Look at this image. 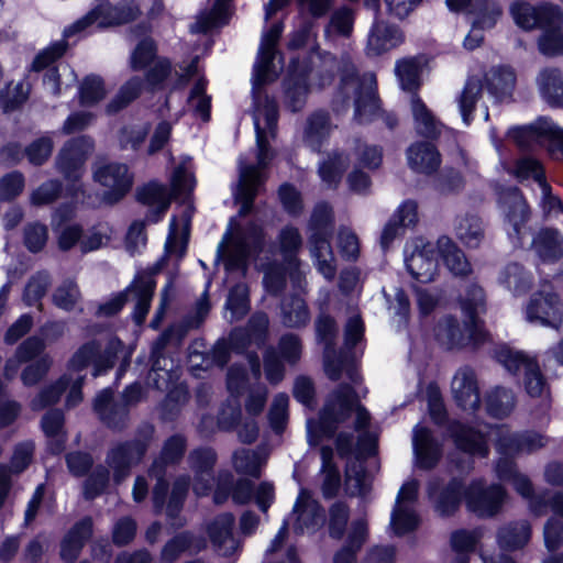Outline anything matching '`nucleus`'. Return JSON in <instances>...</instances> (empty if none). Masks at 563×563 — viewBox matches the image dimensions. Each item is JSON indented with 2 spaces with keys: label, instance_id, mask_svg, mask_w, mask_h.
<instances>
[{
  "label": "nucleus",
  "instance_id": "nucleus-1",
  "mask_svg": "<svg viewBox=\"0 0 563 563\" xmlns=\"http://www.w3.org/2000/svg\"><path fill=\"white\" fill-rule=\"evenodd\" d=\"M449 431L457 449L483 457L489 452L488 440L495 443L501 457L521 452L531 453L548 443V439L541 433L534 431L512 433L505 424L485 426V430H475L454 421L450 423Z\"/></svg>",
  "mask_w": 563,
  "mask_h": 563
},
{
  "label": "nucleus",
  "instance_id": "nucleus-2",
  "mask_svg": "<svg viewBox=\"0 0 563 563\" xmlns=\"http://www.w3.org/2000/svg\"><path fill=\"white\" fill-rule=\"evenodd\" d=\"M465 494L471 511L479 517H493L499 512L506 498L505 489L497 484L484 487L482 481L473 482L464 492L461 479L452 478L442 485L439 478H432L428 484V495L434 510L442 517L453 515L460 507Z\"/></svg>",
  "mask_w": 563,
  "mask_h": 563
},
{
  "label": "nucleus",
  "instance_id": "nucleus-3",
  "mask_svg": "<svg viewBox=\"0 0 563 563\" xmlns=\"http://www.w3.org/2000/svg\"><path fill=\"white\" fill-rule=\"evenodd\" d=\"M355 413L354 429L361 432L357 445L368 453L375 449V437L367 431L371 422L368 410L358 401L356 391L347 384H341L333 390L319 416L318 421L308 420L309 433L316 431L321 437L331 438L347 419Z\"/></svg>",
  "mask_w": 563,
  "mask_h": 563
},
{
  "label": "nucleus",
  "instance_id": "nucleus-4",
  "mask_svg": "<svg viewBox=\"0 0 563 563\" xmlns=\"http://www.w3.org/2000/svg\"><path fill=\"white\" fill-rule=\"evenodd\" d=\"M317 338L324 344V371L332 380H338L344 372L356 384L360 375L355 367L357 351L354 350L364 336V323L358 313H353L344 328V346L339 355L334 352L338 327L333 318L321 314L316 321Z\"/></svg>",
  "mask_w": 563,
  "mask_h": 563
},
{
  "label": "nucleus",
  "instance_id": "nucleus-5",
  "mask_svg": "<svg viewBox=\"0 0 563 563\" xmlns=\"http://www.w3.org/2000/svg\"><path fill=\"white\" fill-rule=\"evenodd\" d=\"M494 357L508 372L523 374L522 384L527 395L538 400L542 413L548 412L551 407L550 386L537 360L506 344H500L494 350Z\"/></svg>",
  "mask_w": 563,
  "mask_h": 563
},
{
  "label": "nucleus",
  "instance_id": "nucleus-6",
  "mask_svg": "<svg viewBox=\"0 0 563 563\" xmlns=\"http://www.w3.org/2000/svg\"><path fill=\"white\" fill-rule=\"evenodd\" d=\"M332 222V208L325 202H320L314 207L308 227L310 256L317 271L329 282L336 275L335 257L330 243Z\"/></svg>",
  "mask_w": 563,
  "mask_h": 563
},
{
  "label": "nucleus",
  "instance_id": "nucleus-7",
  "mask_svg": "<svg viewBox=\"0 0 563 563\" xmlns=\"http://www.w3.org/2000/svg\"><path fill=\"white\" fill-rule=\"evenodd\" d=\"M340 90L347 99L354 97V120L357 123H369L378 115L379 104L374 73L367 71L360 76L352 63L343 60Z\"/></svg>",
  "mask_w": 563,
  "mask_h": 563
},
{
  "label": "nucleus",
  "instance_id": "nucleus-8",
  "mask_svg": "<svg viewBox=\"0 0 563 563\" xmlns=\"http://www.w3.org/2000/svg\"><path fill=\"white\" fill-rule=\"evenodd\" d=\"M264 233L261 227L250 223L235 232L227 231L218 244L217 260H223L229 272L241 271L245 273L251 255L262 252Z\"/></svg>",
  "mask_w": 563,
  "mask_h": 563
},
{
  "label": "nucleus",
  "instance_id": "nucleus-9",
  "mask_svg": "<svg viewBox=\"0 0 563 563\" xmlns=\"http://www.w3.org/2000/svg\"><path fill=\"white\" fill-rule=\"evenodd\" d=\"M162 267L163 264L157 262L147 269L139 272L131 285L124 291L119 292L99 307L98 313L101 316H112L118 313L131 296L135 301L133 320L137 325L142 324L148 313L156 287L154 276L161 272Z\"/></svg>",
  "mask_w": 563,
  "mask_h": 563
},
{
  "label": "nucleus",
  "instance_id": "nucleus-10",
  "mask_svg": "<svg viewBox=\"0 0 563 563\" xmlns=\"http://www.w3.org/2000/svg\"><path fill=\"white\" fill-rule=\"evenodd\" d=\"M508 137L522 150L547 144L552 158L563 159V128L549 117H539L530 124L511 128Z\"/></svg>",
  "mask_w": 563,
  "mask_h": 563
},
{
  "label": "nucleus",
  "instance_id": "nucleus-11",
  "mask_svg": "<svg viewBox=\"0 0 563 563\" xmlns=\"http://www.w3.org/2000/svg\"><path fill=\"white\" fill-rule=\"evenodd\" d=\"M277 120L278 108L274 99L266 97L263 103L256 101L253 122L256 135L257 163L256 165H245V167L256 168L260 185H263L265 180L263 170L269 165L275 155L274 151L268 145L267 133H269L272 137L275 136ZM241 167H244L242 162H240L239 169Z\"/></svg>",
  "mask_w": 563,
  "mask_h": 563
},
{
  "label": "nucleus",
  "instance_id": "nucleus-12",
  "mask_svg": "<svg viewBox=\"0 0 563 563\" xmlns=\"http://www.w3.org/2000/svg\"><path fill=\"white\" fill-rule=\"evenodd\" d=\"M153 433V426H143L134 440L119 442L109 450L106 462L113 471L117 484L124 481L130 475L131 468L141 462L148 449Z\"/></svg>",
  "mask_w": 563,
  "mask_h": 563
},
{
  "label": "nucleus",
  "instance_id": "nucleus-13",
  "mask_svg": "<svg viewBox=\"0 0 563 563\" xmlns=\"http://www.w3.org/2000/svg\"><path fill=\"white\" fill-rule=\"evenodd\" d=\"M124 345L118 338L109 339L107 345L91 340L80 345L68 361V369L80 372L93 365L92 375L98 377L113 367L115 358L123 353Z\"/></svg>",
  "mask_w": 563,
  "mask_h": 563
},
{
  "label": "nucleus",
  "instance_id": "nucleus-14",
  "mask_svg": "<svg viewBox=\"0 0 563 563\" xmlns=\"http://www.w3.org/2000/svg\"><path fill=\"white\" fill-rule=\"evenodd\" d=\"M139 14L140 8L135 3V0H123L119 5H111L108 2L100 3L90 10L85 16L67 27L64 31V36L69 37L73 34L82 32L92 25L106 27L125 24L135 20Z\"/></svg>",
  "mask_w": 563,
  "mask_h": 563
},
{
  "label": "nucleus",
  "instance_id": "nucleus-15",
  "mask_svg": "<svg viewBox=\"0 0 563 563\" xmlns=\"http://www.w3.org/2000/svg\"><path fill=\"white\" fill-rule=\"evenodd\" d=\"M434 335L441 345L450 350L467 345L479 346L490 340L482 322H473L467 318L461 325L452 316H445L438 322Z\"/></svg>",
  "mask_w": 563,
  "mask_h": 563
},
{
  "label": "nucleus",
  "instance_id": "nucleus-16",
  "mask_svg": "<svg viewBox=\"0 0 563 563\" xmlns=\"http://www.w3.org/2000/svg\"><path fill=\"white\" fill-rule=\"evenodd\" d=\"M187 439L183 434L169 437L163 444L159 456L154 460L148 474L156 479L153 488V504L156 511H161L165 504V497L169 487L166 479V467L178 464L186 452Z\"/></svg>",
  "mask_w": 563,
  "mask_h": 563
},
{
  "label": "nucleus",
  "instance_id": "nucleus-17",
  "mask_svg": "<svg viewBox=\"0 0 563 563\" xmlns=\"http://www.w3.org/2000/svg\"><path fill=\"white\" fill-rule=\"evenodd\" d=\"M563 305L550 283L534 292L527 307L526 319L530 323L559 330L562 324Z\"/></svg>",
  "mask_w": 563,
  "mask_h": 563
},
{
  "label": "nucleus",
  "instance_id": "nucleus-18",
  "mask_svg": "<svg viewBox=\"0 0 563 563\" xmlns=\"http://www.w3.org/2000/svg\"><path fill=\"white\" fill-rule=\"evenodd\" d=\"M405 265L408 273L420 283H430L434 279L438 271L435 246L416 238L408 241L404 249Z\"/></svg>",
  "mask_w": 563,
  "mask_h": 563
},
{
  "label": "nucleus",
  "instance_id": "nucleus-19",
  "mask_svg": "<svg viewBox=\"0 0 563 563\" xmlns=\"http://www.w3.org/2000/svg\"><path fill=\"white\" fill-rule=\"evenodd\" d=\"M66 52V44L64 42L55 43L45 51L41 52L32 63L34 71L45 70L43 76V85L54 96L62 92L60 77L68 75L70 81L76 80L74 70L66 64L54 65V62L62 57Z\"/></svg>",
  "mask_w": 563,
  "mask_h": 563
},
{
  "label": "nucleus",
  "instance_id": "nucleus-20",
  "mask_svg": "<svg viewBox=\"0 0 563 563\" xmlns=\"http://www.w3.org/2000/svg\"><path fill=\"white\" fill-rule=\"evenodd\" d=\"M419 483L417 479L406 482L399 489L390 516V526L397 536L413 531L419 525L415 505L418 497Z\"/></svg>",
  "mask_w": 563,
  "mask_h": 563
},
{
  "label": "nucleus",
  "instance_id": "nucleus-21",
  "mask_svg": "<svg viewBox=\"0 0 563 563\" xmlns=\"http://www.w3.org/2000/svg\"><path fill=\"white\" fill-rule=\"evenodd\" d=\"M510 13L516 24L523 30L555 26L563 21V11L552 3L534 7L528 2L518 1L511 4Z\"/></svg>",
  "mask_w": 563,
  "mask_h": 563
},
{
  "label": "nucleus",
  "instance_id": "nucleus-22",
  "mask_svg": "<svg viewBox=\"0 0 563 563\" xmlns=\"http://www.w3.org/2000/svg\"><path fill=\"white\" fill-rule=\"evenodd\" d=\"M282 22L274 23L268 31L264 32L258 48L257 59L253 67V91L262 85L274 80L277 77L275 70V46L283 33Z\"/></svg>",
  "mask_w": 563,
  "mask_h": 563
},
{
  "label": "nucleus",
  "instance_id": "nucleus-23",
  "mask_svg": "<svg viewBox=\"0 0 563 563\" xmlns=\"http://www.w3.org/2000/svg\"><path fill=\"white\" fill-rule=\"evenodd\" d=\"M93 150V142L88 136H79L68 141L56 158L57 169L67 180L77 183L84 173L87 157Z\"/></svg>",
  "mask_w": 563,
  "mask_h": 563
},
{
  "label": "nucleus",
  "instance_id": "nucleus-24",
  "mask_svg": "<svg viewBox=\"0 0 563 563\" xmlns=\"http://www.w3.org/2000/svg\"><path fill=\"white\" fill-rule=\"evenodd\" d=\"M218 455L210 446L191 450L187 456L188 467L194 474L192 490L198 496H207L214 482V465Z\"/></svg>",
  "mask_w": 563,
  "mask_h": 563
},
{
  "label": "nucleus",
  "instance_id": "nucleus-25",
  "mask_svg": "<svg viewBox=\"0 0 563 563\" xmlns=\"http://www.w3.org/2000/svg\"><path fill=\"white\" fill-rule=\"evenodd\" d=\"M235 518L231 512H223L214 517L207 525V534L219 555L235 561L242 549L241 542L234 537Z\"/></svg>",
  "mask_w": 563,
  "mask_h": 563
},
{
  "label": "nucleus",
  "instance_id": "nucleus-26",
  "mask_svg": "<svg viewBox=\"0 0 563 563\" xmlns=\"http://www.w3.org/2000/svg\"><path fill=\"white\" fill-rule=\"evenodd\" d=\"M93 178L101 186L108 188L103 199L114 203L123 198L132 187L133 176L125 164L109 163L96 168Z\"/></svg>",
  "mask_w": 563,
  "mask_h": 563
},
{
  "label": "nucleus",
  "instance_id": "nucleus-27",
  "mask_svg": "<svg viewBox=\"0 0 563 563\" xmlns=\"http://www.w3.org/2000/svg\"><path fill=\"white\" fill-rule=\"evenodd\" d=\"M452 397L464 411L475 412L481 406V393L475 371L471 366L460 367L451 382Z\"/></svg>",
  "mask_w": 563,
  "mask_h": 563
},
{
  "label": "nucleus",
  "instance_id": "nucleus-28",
  "mask_svg": "<svg viewBox=\"0 0 563 563\" xmlns=\"http://www.w3.org/2000/svg\"><path fill=\"white\" fill-rule=\"evenodd\" d=\"M499 203L505 219L511 227V230L508 231L509 239L515 246H520L522 244V228L529 218L528 205L516 187L505 190L500 196Z\"/></svg>",
  "mask_w": 563,
  "mask_h": 563
},
{
  "label": "nucleus",
  "instance_id": "nucleus-29",
  "mask_svg": "<svg viewBox=\"0 0 563 563\" xmlns=\"http://www.w3.org/2000/svg\"><path fill=\"white\" fill-rule=\"evenodd\" d=\"M324 518L320 504L306 489H301L289 515L294 531L313 532L323 525Z\"/></svg>",
  "mask_w": 563,
  "mask_h": 563
},
{
  "label": "nucleus",
  "instance_id": "nucleus-30",
  "mask_svg": "<svg viewBox=\"0 0 563 563\" xmlns=\"http://www.w3.org/2000/svg\"><path fill=\"white\" fill-rule=\"evenodd\" d=\"M496 474L499 479L512 483L518 494L529 501L530 510L536 516L545 515V508L542 505V494H534L532 483L526 475L517 472L516 465L510 457H500L498 460L496 464Z\"/></svg>",
  "mask_w": 563,
  "mask_h": 563
},
{
  "label": "nucleus",
  "instance_id": "nucleus-31",
  "mask_svg": "<svg viewBox=\"0 0 563 563\" xmlns=\"http://www.w3.org/2000/svg\"><path fill=\"white\" fill-rule=\"evenodd\" d=\"M85 376L80 375L74 380L68 375L62 376L56 383L45 387L41 393L31 401L33 410H42L45 407L55 404L59 400L63 393L70 385L66 404L68 407H75L82 400L81 388L84 385Z\"/></svg>",
  "mask_w": 563,
  "mask_h": 563
},
{
  "label": "nucleus",
  "instance_id": "nucleus-32",
  "mask_svg": "<svg viewBox=\"0 0 563 563\" xmlns=\"http://www.w3.org/2000/svg\"><path fill=\"white\" fill-rule=\"evenodd\" d=\"M93 409L100 420L109 428L122 430L129 419V406L121 399H113L111 388H104L95 398Z\"/></svg>",
  "mask_w": 563,
  "mask_h": 563
},
{
  "label": "nucleus",
  "instance_id": "nucleus-33",
  "mask_svg": "<svg viewBox=\"0 0 563 563\" xmlns=\"http://www.w3.org/2000/svg\"><path fill=\"white\" fill-rule=\"evenodd\" d=\"M417 465L430 470L439 462L442 450L440 443L432 437L431 431L422 426H416L412 438Z\"/></svg>",
  "mask_w": 563,
  "mask_h": 563
},
{
  "label": "nucleus",
  "instance_id": "nucleus-34",
  "mask_svg": "<svg viewBox=\"0 0 563 563\" xmlns=\"http://www.w3.org/2000/svg\"><path fill=\"white\" fill-rule=\"evenodd\" d=\"M404 42V35L399 27L384 21H375L367 38V51L379 55L399 46Z\"/></svg>",
  "mask_w": 563,
  "mask_h": 563
},
{
  "label": "nucleus",
  "instance_id": "nucleus-35",
  "mask_svg": "<svg viewBox=\"0 0 563 563\" xmlns=\"http://www.w3.org/2000/svg\"><path fill=\"white\" fill-rule=\"evenodd\" d=\"M137 200L152 207L146 216L148 222H158L170 205V197L166 186L150 183L137 190Z\"/></svg>",
  "mask_w": 563,
  "mask_h": 563
},
{
  "label": "nucleus",
  "instance_id": "nucleus-36",
  "mask_svg": "<svg viewBox=\"0 0 563 563\" xmlns=\"http://www.w3.org/2000/svg\"><path fill=\"white\" fill-rule=\"evenodd\" d=\"M262 185L258 184L255 167H241L239 180L233 189L234 199L241 203L240 216L249 214Z\"/></svg>",
  "mask_w": 563,
  "mask_h": 563
},
{
  "label": "nucleus",
  "instance_id": "nucleus-37",
  "mask_svg": "<svg viewBox=\"0 0 563 563\" xmlns=\"http://www.w3.org/2000/svg\"><path fill=\"white\" fill-rule=\"evenodd\" d=\"M531 249L543 262H555L563 257V236L556 229H541L533 236Z\"/></svg>",
  "mask_w": 563,
  "mask_h": 563
},
{
  "label": "nucleus",
  "instance_id": "nucleus-38",
  "mask_svg": "<svg viewBox=\"0 0 563 563\" xmlns=\"http://www.w3.org/2000/svg\"><path fill=\"white\" fill-rule=\"evenodd\" d=\"M407 161L409 167L417 172L430 175L440 166V153L429 142H417L408 147Z\"/></svg>",
  "mask_w": 563,
  "mask_h": 563
},
{
  "label": "nucleus",
  "instance_id": "nucleus-39",
  "mask_svg": "<svg viewBox=\"0 0 563 563\" xmlns=\"http://www.w3.org/2000/svg\"><path fill=\"white\" fill-rule=\"evenodd\" d=\"M485 84L488 93L497 101H505L511 98L516 75L509 67H493L485 75Z\"/></svg>",
  "mask_w": 563,
  "mask_h": 563
},
{
  "label": "nucleus",
  "instance_id": "nucleus-40",
  "mask_svg": "<svg viewBox=\"0 0 563 563\" xmlns=\"http://www.w3.org/2000/svg\"><path fill=\"white\" fill-rule=\"evenodd\" d=\"M198 346L203 344L196 342L189 350L188 360L192 368L206 371L212 366L223 367L229 362V346L224 341H217L209 351H200Z\"/></svg>",
  "mask_w": 563,
  "mask_h": 563
},
{
  "label": "nucleus",
  "instance_id": "nucleus-41",
  "mask_svg": "<svg viewBox=\"0 0 563 563\" xmlns=\"http://www.w3.org/2000/svg\"><path fill=\"white\" fill-rule=\"evenodd\" d=\"M542 99L552 108H563V73L556 68H545L537 77Z\"/></svg>",
  "mask_w": 563,
  "mask_h": 563
},
{
  "label": "nucleus",
  "instance_id": "nucleus-42",
  "mask_svg": "<svg viewBox=\"0 0 563 563\" xmlns=\"http://www.w3.org/2000/svg\"><path fill=\"white\" fill-rule=\"evenodd\" d=\"M92 533V519L86 517L77 522L70 531L65 536L62 547L60 556L64 561L73 563L79 555L85 542Z\"/></svg>",
  "mask_w": 563,
  "mask_h": 563
},
{
  "label": "nucleus",
  "instance_id": "nucleus-43",
  "mask_svg": "<svg viewBox=\"0 0 563 563\" xmlns=\"http://www.w3.org/2000/svg\"><path fill=\"white\" fill-rule=\"evenodd\" d=\"M533 277L519 263L507 264L498 275V283L515 296L527 292L532 286Z\"/></svg>",
  "mask_w": 563,
  "mask_h": 563
},
{
  "label": "nucleus",
  "instance_id": "nucleus-44",
  "mask_svg": "<svg viewBox=\"0 0 563 563\" xmlns=\"http://www.w3.org/2000/svg\"><path fill=\"white\" fill-rule=\"evenodd\" d=\"M179 378V367L172 358L157 357L153 360L147 375V384L158 390H169Z\"/></svg>",
  "mask_w": 563,
  "mask_h": 563
},
{
  "label": "nucleus",
  "instance_id": "nucleus-45",
  "mask_svg": "<svg viewBox=\"0 0 563 563\" xmlns=\"http://www.w3.org/2000/svg\"><path fill=\"white\" fill-rule=\"evenodd\" d=\"M437 249L448 269L456 275L464 276L471 272V264L463 251L448 236H441L437 241Z\"/></svg>",
  "mask_w": 563,
  "mask_h": 563
},
{
  "label": "nucleus",
  "instance_id": "nucleus-46",
  "mask_svg": "<svg viewBox=\"0 0 563 563\" xmlns=\"http://www.w3.org/2000/svg\"><path fill=\"white\" fill-rule=\"evenodd\" d=\"M531 538V526L527 520L510 522L498 530L497 542L504 550L523 548Z\"/></svg>",
  "mask_w": 563,
  "mask_h": 563
},
{
  "label": "nucleus",
  "instance_id": "nucleus-47",
  "mask_svg": "<svg viewBox=\"0 0 563 563\" xmlns=\"http://www.w3.org/2000/svg\"><path fill=\"white\" fill-rule=\"evenodd\" d=\"M410 107L417 133L424 137H435L440 133L441 123L421 98L412 95Z\"/></svg>",
  "mask_w": 563,
  "mask_h": 563
},
{
  "label": "nucleus",
  "instance_id": "nucleus-48",
  "mask_svg": "<svg viewBox=\"0 0 563 563\" xmlns=\"http://www.w3.org/2000/svg\"><path fill=\"white\" fill-rule=\"evenodd\" d=\"M368 533L364 518L353 521L346 544L334 555V563H355L356 553L366 541Z\"/></svg>",
  "mask_w": 563,
  "mask_h": 563
},
{
  "label": "nucleus",
  "instance_id": "nucleus-49",
  "mask_svg": "<svg viewBox=\"0 0 563 563\" xmlns=\"http://www.w3.org/2000/svg\"><path fill=\"white\" fill-rule=\"evenodd\" d=\"M455 233L467 247H478L485 236L483 220L476 214L466 213L457 219Z\"/></svg>",
  "mask_w": 563,
  "mask_h": 563
},
{
  "label": "nucleus",
  "instance_id": "nucleus-50",
  "mask_svg": "<svg viewBox=\"0 0 563 563\" xmlns=\"http://www.w3.org/2000/svg\"><path fill=\"white\" fill-rule=\"evenodd\" d=\"M285 102L292 111H299L303 108L308 96V78L305 74H296L290 69L288 77L284 82Z\"/></svg>",
  "mask_w": 563,
  "mask_h": 563
},
{
  "label": "nucleus",
  "instance_id": "nucleus-51",
  "mask_svg": "<svg viewBox=\"0 0 563 563\" xmlns=\"http://www.w3.org/2000/svg\"><path fill=\"white\" fill-rule=\"evenodd\" d=\"M483 84L476 77H470L462 91L456 97V102L463 122L470 125L473 121V113L479 99L482 98Z\"/></svg>",
  "mask_w": 563,
  "mask_h": 563
},
{
  "label": "nucleus",
  "instance_id": "nucleus-52",
  "mask_svg": "<svg viewBox=\"0 0 563 563\" xmlns=\"http://www.w3.org/2000/svg\"><path fill=\"white\" fill-rule=\"evenodd\" d=\"M279 244L282 253L287 262L288 268L291 271V278L300 276L299 265L300 262L296 257V253L299 251L302 244L301 235L298 229L294 227H286L279 233Z\"/></svg>",
  "mask_w": 563,
  "mask_h": 563
},
{
  "label": "nucleus",
  "instance_id": "nucleus-53",
  "mask_svg": "<svg viewBox=\"0 0 563 563\" xmlns=\"http://www.w3.org/2000/svg\"><path fill=\"white\" fill-rule=\"evenodd\" d=\"M329 117L324 112H316L311 114L307 121L303 141L308 147L314 152H319L323 141L330 133Z\"/></svg>",
  "mask_w": 563,
  "mask_h": 563
},
{
  "label": "nucleus",
  "instance_id": "nucleus-54",
  "mask_svg": "<svg viewBox=\"0 0 563 563\" xmlns=\"http://www.w3.org/2000/svg\"><path fill=\"white\" fill-rule=\"evenodd\" d=\"M487 412L495 418H504L511 413L516 406V396L511 389L495 387L485 398Z\"/></svg>",
  "mask_w": 563,
  "mask_h": 563
},
{
  "label": "nucleus",
  "instance_id": "nucleus-55",
  "mask_svg": "<svg viewBox=\"0 0 563 563\" xmlns=\"http://www.w3.org/2000/svg\"><path fill=\"white\" fill-rule=\"evenodd\" d=\"M321 454V471L324 474L322 483V494L325 498H333L341 486V476L338 467L333 463L334 452L331 446H322Z\"/></svg>",
  "mask_w": 563,
  "mask_h": 563
},
{
  "label": "nucleus",
  "instance_id": "nucleus-56",
  "mask_svg": "<svg viewBox=\"0 0 563 563\" xmlns=\"http://www.w3.org/2000/svg\"><path fill=\"white\" fill-rule=\"evenodd\" d=\"M232 463L239 474L258 478L266 457L260 451L240 449L233 453Z\"/></svg>",
  "mask_w": 563,
  "mask_h": 563
},
{
  "label": "nucleus",
  "instance_id": "nucleus-57",
  "mask_svg": "<svg viewBox=\"0 0 563 563\" xmlns=\"http://www.w3.org/2000/svg\"><path fill=\"white\" fill-rule=\"evenodd\" d=\"M310 320V313L305 300L298 296L284 299L282 302V321L285 327H305Z\"/></svg>",
  "mask_w": 563,
  "mask_h": 563
},
{
  "label": "nucleus",
  "instance_id": "nucleus-58",
  "mask_svg": "<svg viewBox=\"0 0 563 563\" xmlns=\"http://www.w3.org/2000/svg\"><path fill=\"white\" fill-rule=\"evenodd\" d=\"M64 413L60 410H49L42 418V429L49 442V450L58 454L64 450L65 438L63 434Z\"/></svg>",
  "mask_w": 563,
  "mask_h": 563
},
{
  "label": "nucleus",
  "instance_id": "nucleus-59",
  "mask_svg": "<svg viewBox=\"0 0 563 563\" xmlns=\"http://www.w3.org/2000/svg\"><path fill=\"white\" fill-rule=\"evenodd\" d=\"M190 485V478L187 475L179 476L173 485L172 494L166 507V515L176 528L184 526V520L179 518L184 501Z\"/></svg>",
  "mask_w": 563,
  "mask_h": 563
},
{
  "label": "nucleus",
  "instance_id": "nucleus-60",
  "mask_svg": "<svg viewBox=\"0 0 563 563\" xmlns=\"http://www.w3.org/2000/svg\"><path fill=\"white\" fill-rule=\"evenodd\" d=\"M144 82L141 77L133 76L125 81L118 93L107 104V112L112 114L126 108L132 101L137 99L143 90Z\"/></svg>",
  "mask_w": 563,
  "mask_h": 563
},
{
  "label": "nucleus",
  "instance_id": "nucleus-61",
  "mask_svg": "<svg viewBox=\"0 0 563 563\" xmlns=\"http://www.w3.org/2000/svg\"><path fill=\"white\" fill-rule=\"evenodd\" d=\"M225 310L230 312L229 321L243 319L250 311V291L244 283H239L229 291Z\"/></svg>",
  "mask_w": 563,
  "mask_h": 563
},
{
  "label": "nucleus",
  "instance_id": "nucleus-62",
  "mask_svg": "<svg viewBox=\"0 0 563 563\" xmlns=\"http://www.w3.org/2000/svg\"><path fill=\"white\" fill-rule=\"evenodd\" d=\"M395 74L401 89L413 92L420 86L421 63L416 57L400 59L396 63Z\"/></svg>",
  "mask_w": 563,
  "mask_h": 563
},
{
  "label": "nucleus",
  "instance_id": "nucleus-63",
  "mask_svg": "<svg viewBox=\"0 0 563 563\" xmlns=\"http://www.w3.org/2000/svg\"><path fill=\"white\" fill-rule=\"evenodd\" d=\"M230 0H216L209 12L202 13L191 26L194 32L206 33L213 27L221 26L229 19Z\"/></svg>",
  "mask_w": 563,
  "mask_h": 563
},
{
  "label": "nucleus",
  "instance_id": "nucleus-64",
  "mask_svg": "<svg viewBox=\"0 0 563 563\" xmlns=\"http://www.w3.org/2000/svg\"><path fill=\"white\" fill-rule=\"evenodd\" d=\"M349 165L346 155L340 152L331 153L319 166V175L329 187H335Z\"/></svg>",
  "mask_w": 563,
  "mask_h": 563
}]
</instances>
